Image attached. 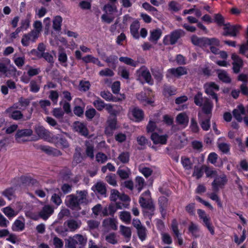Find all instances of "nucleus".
Wrapping results in <instances>:
<instances>
[{"mask_svg": "<svg viewBox=\"0 0 248 248\" xmlns=\"http://www.w3.org/2000/svg\"><path fill=\"white\" fill-rule=\"evenodd\" d=\"M87 193L85 191H81L75 196L70 195L66 197L65 203L66 205L72 209L78 207L80 204L85 203L87 202Z\"/></svg>", "mask_w": 248, "mask_h": 248, "instance_id": "f257e3e1", "label": "nucleus"}, {"mask_svg": "<svg viewBox=\"0 0 248 248\" xmlns=\"http://www.w3.org/2000/svg\"><path fill=\"white\" fill-rule=\"evenodd\" d=\"M10 63L11 61L9 59L0 61V73L8 78L16 77L17 72L16 68L13 65H11L9 67L6 65V64Z\"/></svg>", "mask_w": 248, "mask_h": 248, "instance_id": "f03ea898", "label": "nucleus"}, {"mask_svg": "<svg viewBox=\"0 0 248 248\" xmlns=\"http://www.w3.org/2000/svg\"><path fill=\"white\" fill-rule=\"evenodd\" d=\"M139 203L140 206L145 209H148L152 211L154 210V206L151 199L150 192L147 190L140 197Z\"/></svg>", "mask_w": 248, "mask_h": 248, "instance_id": "7ed1b4c3", "label": "nucleus"}, {"mask_svg": "<svg viewBox=\"0 0 248 248\" xmlns=\"http://www.w3.org/2000/svg\"><path fill=\"white\" fill-rule=\"evenodd\" d=\"M184 35V32L181 30H175L169 35H166L163 39V43L165 45H174L178 40Z\"/></svg>", "mask_w": 248, "mask_h": 248, "instance_id": "20e7f679", "label": "nucleus"}, {"mask_svg": "<svg viewBox=\"0 0 248 248\" xmlns=\"http://www.w3.org/2000/svg\"><path fill=\"white\" fill-rule=\"evenodd\" d=\"M128 116L130 119L139 122L143 119L144 113L139 108L132 106L129 109Z\"/></svg>", "mask_w": 248, "mask_h": 248, "instance_id": "39448f33", "label": "nucleus"}, {"mask_svg": "<svg viewBox=\"0 0 248 248\" xmlns=\"http://www.w3.org/2000/svg\"><path fill=\"white\" fill-rule=\"evenodd\" d=\"M197 213L200 219L202 221L203 224L206 227L210 233L213 235L214 234V230L210 222V217L202 209H198Z\"/></svg>", "mask_w": 248, "mask_h": 248, "instance_id": "423d86ee", "label": "nucleus"}, {"mask_svg": "<svg viewBox=\"0 0 248 248\" xmlns=\"http://www.w3.org/2000/svg\"><path fill=\"white\" fill-rule=\"evenodd\" d=\"M227 182V180L225 175L221 174L220 176H217L212 183L213 190L215 192H218L220 189L224 187Z\"/></svg>", "mask_w": 248, "mask_h": 248, "instance_id": "0eeeda50", "label": "nucleus"}, {"mask_svg": "<svg viewBox=\"0 0 248 248\" xmlns=\"http://www.w3.org/2000/svg\"><path fill=\"white\" fill-rule=\"evenodd\" d=\"M32 131L31 129H24L18 130L15 135V140L18 143H23L27 141L25 138L32 134Z\"/></svg>", "mask_w": 248, "mask_h": 248, "instance_id": "6e6552de", "label": "nucleus"}, {"mask_svg": "<svg viewBox=\"0 0 248 248\" xmlns=\"http://www.w3.org/2000/svg\"><path fill=\"white\" fill-rule=\"evenodd\" d=\"M17 108H14V105L8 108L6 111L7 113H11L10 117L15 120H19L20 119H24V115L21 111L16 110ZM31 110L30 112L29 116H27L25 120L30 119L31 117Z\"/></svg>", "mask_w": 248, "mask_h": 248, "instance_id": "1a4fd4ad", "label": "nucleus"}, {"mask_svg": "<svg viewBox=\"0 0 248 248\" xmlns=\"http://www.w3.org/2000/svg\"><path fill=\"white\" fill-rule=\"evenodd\" d=\"M187 69L185 67H178L177 68H173L169 69L167 71L166 77L168 78L172 77L179 78L182 76L187 74Z\"/></svg>", "mask_w": 248, "mask_h": 248, "instance_id": "9d476101", "label": "nucleus"}, {"mask_svg": "<svg viewBox=\"0 0 248 248\" xmlns=\"http://www.w3.org/2000/svg\"><path fill=\"white\" fill-rule=\"evenodd\" d=\"M240 29L241 26L240 25H231L229 23H227L224 26L223 29L225 31L223 34L224 36L230 35L232 37H235Z\"/></svg>", "mask_w": 248, "mask_h": 248, "instance_id": "9b49d317", "label": "nucleus"}, {"mask_svg": "<svg viewBox=\"0 0 248 248\" xmlns=\"http://www.w3.org/2000/svg\"><path fill=\"white\" fill-rule=\"evenodd\" d=\"M63 225L64 227H67L66 231L73 232L80 227L81 222L79 219L70 218L66 220L64 223Z\"/></svg>", "mask_w": 248, "mask_h": 248, "instance_id": "f8f14e48", "label": "nucleus"}, {"mask_svg": "<svg viewBox=\"0 0 248 248\" xmlns=\"http://www.w3.org/2000/svg\"><path fill=\"white\" fill-rule=\"evenodd\" d=\"M150 138L154 144L156 145H165L167 143L168 136L166 134L160 135L157 132H153L152 133Z\"/></svg>", "mask_w": 248, "mask_h": 248, "instance_id": "ddd939ff", "label": "nucleus"}, {"mask_svg": "<svg viewBox=\"0 0 248 248\" xmlns=\"http://www.w3.org/2000/svg\"><path fill=\"white\" fill-rule=\"evenodd\" d=\"M137 72L139 78H142L145 81L150 85L153 84L154 81L152 78L151 74L146 67H141L137 70Z\"/></svg>", "mask_w": 248, "mask_h": 248, "instance_id": "4468645a", "label": "nucleus"}, {"mask_svg": "<svg viewBox=\"0 0 248 248\" xmlns=\"http://www.w3.org/2000/svg\"><path fill=\"white\" fill-rule=\"evenodd\" d=\"M38 37L34 32L31 31L23 35L21 41V44L24 46H28L31 42H35Z\"/></svg>", "mask_w": 248, "mask_h": 248, "instance_id": "2eb2a0df", "label": "nucleus"}, {"mask_svg": "<svg viewBox=\"0 0 248 248\" xmlns=\"http://www.w3.org/2000/svg\"><path fill=\"white\" fill-rule=\"evenodd\" d=\"M73 126L74 129L80 134L84 136H86L88 135V130L86 125L84 123L78 121L75 122L73 124Z\"/></svg>", "mask_w": 248, "mask_h": 248, "instance_id": "dca6fc26", "label": "nucleus"}, {"mask_svg": "<svg viewBox=\"0 0 248 248\" xmlns=\"http://www.w3.org/2000/svg\"><path fill=\"white\" fill-rule=\"evenodd\" d=\"M210 115L204 117L200 113H198L199 122L202 129L203 130L207 131L210 127Z\"/></svg>", "mask_w": 248, "mask_h": 248, "instance_id": "f3484780", "label": "nucleus"}, {"mask_svg": "<svg viewBox=\"0 0 248 248\" xmlns=\"http://www.w3.org/2000/svg\"><path fill=\"white\" fill-rule=\"evenodd\" d=\"M232 59L233 60V70L234 72L237 73L240 71V68L243 66L242 60L235 54L232 55Z\"/></svg>", "mask_w": 248, "mask_h": 248, "instance_id": "a211bd4d", "label": "nucleus"}, {"mask_svg": "<svg viewBox=\"0 0 248 248\" xmlns=\"http://www.w3.org/2000/svg\"><path fill=\"white\" fill-rule=\"evenodd\" d=\"M178 225V224L177 220L175 219H174L171 223V230L176 237L177 238V242L178 244L181 246L183 244V240L181 236V234L179 232Z\"/></svg>", "mask_w": 248, "mask_h": 248, "instance_id": "6ab92c4d", "label": "nucleus"}, {"mask_svg": "<svg viewBox=\"0 0 248 248\" xmlns=\"http://www.w3.org/2000/svg\"><path fill=\"white\" fill-rule=\"evenodd\" d=\"M232 112L234 117L238 122H242L243 117L246 115V111L242 106H238L236 109L233 110Z\"/></svg>", "mask_w": 248, "mask_h": 248, "instance_id": "aec40b11", "label": "nucleus"}, {"mask_svg": "<svg viewBox=\"0 0 248 248\" xmlns=\"http://www.w3.org/2000/svg\"><path fill=\"white\" fill-rule=\"evenodd\" d=\"M30 102L31 99L29 98L20 97L18 102L14 104V108L23 110L30 105Z\"/></svg>", "mask_w": 248, "mask_h": 248, "instance_id": "412c9836", "label": "nucleus"}, {"mask_svg": "<svg viewBox=\"0 0 248 248\" xmlns=\"http://www.w3.org/2000/svg\"><path fill=\"white\" fill-rule=\"evenodd\" d=\"M92 189L96 194L105 196L106 188L104 183L97 182L92 187Z\"/></svg>", "mask_w": 248, "mask_h": 248, "instance_id": "4be33fe9", "label": "nucleus"}, {"mask_svg": "<svg viewBox=\"0 0 248 248\" xmlns=\"http://www.w3.org/2000/svg\"><path fill=\"white\" fill-rule=\"evenodd\" d=\"M202 107L203 112L206 114L207 116L210 115L211 116L213 104L208 98H206L204 99V103Z\"/></svg>", "mask_w": 248, "mask_h": 248, "instance_id": "5701e85b", "label": "nucleus"}, {"mask_svg": "<svg viewBox=\"0 0 248 248\" xmlns=\"http://www.w3.org/2000/svg\"><path fill=\"white\" fill-rule=\"evenodd\" d=\"M128 204L122 203V202H116L115 205L110 204L108 206V210L109 212V215H113L117 209L126 208L128 207Z\"/></svg>", "mask_w": 248, "mask_h": 248, "instance_id": "b1692460", "label": "nucleus"}, {"mask_svg": "<svg viewBox=\"0 0 248 248\" xmlns=\"http://www.w3.org/2000/svg\"><path fill=\"white\" fill-rule=\"evenodd\" d=\"M25 228V222L23 218L16 219L13 223L12 229L15 232H20Z\"/></svg>", "mask_w": 248, "mask_h": 248, "instance_id": "393cba45", "label": "nucleus"}, {"mask_svg": "<svg viewBox=\"0 0 248 248\" xmlns=\"http://www.w3.org/2000/svg\"><path fill=\"white\" fill-rule=\"evenodd\" d=\"M140 28L139 22L137 21L133 22L130 25V32L133 37L136 39H139V30Z\"/></svg>", "mask_w": 248, "mask_h": 248, "instance_id": "a878e982", "label": "nucleus"}, {"mask_svg": "<svg viewBox=\"0 0 248 248\" xmlns=\"http://www.w3.org/2000/svg\"><path fill=\"white\" fill-rule=\"evenodd\" d=\"M204 89L205 93L208 94L213 96L214 94H216L214 92V90L218 91L219 87L213 82L206 84L204 85Z\"/></svg>", "mask_w": 248, "mask_h": 248, "instance_id": "bb28decb", "label": "nucleus"}, {"mask_svg": "<svg viewBox=\"0 0 248 248\" xmlns=\"http://www.w3.org/2000/svg\"><path fill=\"white\" fill-rule=\"evenodd\" d=\"M158 202L161 213L162 217H164L166 215V208L168 204V199L165 197H160L159 198Z\"/></svg>", "mask_w": 248, "mask_h": 248, "instance_id": "cd10ccee", "label": "nucleus"}, {"mask_svg": "<svg viewBox=\"0 0 248 248\" xmlns=\"http://www.w3.org/2000/svg\"><path fill=\"white\" fill-rule=\"evenodd\" d=\"M103 225L109 229L115 230L117 229V220L114 218H109L105 219L103 221Z\"/></svg>", "mask_w": 248, "mask_h": 248, "instance_id": "c85d7f7f", "label": "nucleus"}, {"mask_svg": "<svg viewBox=\"0 0 248 248\" xmlns=\"http://www.w3.org/2000/svg\"><path fill=\"white\" fill-rule=\"evenodd\" d=\"M53 209L49 205L45 206L40 211L39 216L44 219H46L52 214Z\"/></svg>", "mask_w": 248, "mask_h": 248, "instance_id": "c756f323", "label": "nucleus"}, {"mask_svg": "<svg viewBox=\"0 0 248 248\" xmlns=\"http://www.w3.org/2000/svg\"><path fill=\"white\" fill-rule=\"evenodd\" d=\"M188 232L195 238L199 237L200 236V229L198 225L191 222L188 227Z\"/></svg>", "mask_w": 248, "mask_h": 248, "instance_id": "7c9ffc66", "label": "nucleus"}, {"mask_svg": "<svg viewBox=\"0 0 248 248\" xmlns=\"http://www.w3.org/2000/svg\"><path fill=\"white\" fill-rule=\"evenodd\" d=\"M136 97L138 100L144 105H151L154 102L151 99L148 98L146 93L142 92L137 94Z\"/></svg>", "mask_w": 248, "mask_h": 248, "instance_id": "2f4dec72", "label": "nucleus"}, {"mask_svg": "<svg viewBox=\"0 0 248 248\" xmlns=\"http://www.w3.org/2000/svg\"><path fill=\"white\" fill-rule=\"evenodd\" d=\"M181 162L185 170H191L192 169L194 159L191 160L190 158L184 156L181 157Z\"/></svg>", "mask_w": 248, "mask_h": 248, "instance_id": "473e14b6", "label": "nucleus"}, {"mask_svg": "<svg viewBox=\"0 0 248 248\" xmlns=\"http://www.w3.org/2000/svg\"><path fill=\"white\" fill-rule=\"evenodd\" d=\"M35 129V132L40 138L46 139L49 135L48 131L43 126H36Z\"/></svg>", "mask_w": 248, "mask_h": 248, "instance_id": "72a5a7b5", "label": "nucleus"}, {"mask_svg": "<svg viewBox=\"0 0 248 248\" xmlns=\"http://www.w3.org/2000/svg\"><path fill=\"white\" fill-rule=\"evenodd\" d=\"M31 13H28L26 17L24 19L21 20L20 22V27L24 31H26L30 26V23L31 21Z\"/></svg>", "mask_w": 248, "mask_h": 248, "instance_id": "f704fd0d", "label": "nucleus"}, {"mask_svg": "<svg viewBox=\"0 0 248 248\" xmlns=\"http://www.w3.org/2000/svg\"><path fill=\"white\" fill-rule=\"evenodd\" d=\"M176 120L178 123L182 124L184 126L187 125L188 123V117L185 113H181L178 115L176 118Z\"/></svg>", "mask_w": 248, "mask_h": 248, "instance_id": "c9c22d12", "label": "nucleus"}, {"mask_svg": "<svg viewBox=\"0 0 248 248\" xmlns=\"http://www.w3.org/2000/svg\"><path fill=\"white\" fill-rule=\"evenodd\" d=\"M162 31L160 29H156L150 31L149 40L151 41L156 42L161 37Z\"/></svg>", "mask_w": 248, "mask_h": 248, "instance_id": "e433bc0d", "label": "nucleus"}, {"mask_svg": "<svg viewBox=\"0 0 248 248\" xmlns=\"http://www.w3.org/2000/svg\"><path fill=\"white\" fill-rule=\"evenodd\" d=\"M119 217L126 224H129L131 221V217L129 212L124 211L119 212Z\"/></svg>", "mask_w": 248, "mask_h": 248, "instance_id": "4c0bfd02", "label": "nucleus"}, {"mask_svg": "<svg viewBox=\"0 0 248 248\" xmlns=\"http://www.w3.org/2000/svg\"><path fill=\"white\" fill-rule=\"evenodd\" d=\"M119 61L121 62H124L125 64L133 66L136 67L138 65V62L135 61L130 58L127 57H121L119 58Z\"/></svg>", "mask_w": 248, "mask_h": 248, "instance_id": "58836bf2", "label": "nucleus"}, {"mask_svg": "<svg viewBox=\"0 0 248 248\" xmlns=\"http://www.w3.org/2000/svg\"><path fill=\"white\" fill-rule=\"evenodd\" d=\"M191 39L194 45L200 46H205V38H200L196 35H193Z\"/></svg>", "mask_w": 248, "mask_h": 248, "instance_id": "ea45409f", "label": "nucleus"}, {"mask_svg": "<svg viewBox=\"0 0 248 248\" xmlns=\"http://www.w3.org/2000/svg\"><path fill=\"white\" fill-rule=\"evenodd\" d=\"M62 19L60 16H55L53 20V28L56 31H60L61 30V26Z\"/></svg>", "mask_w": 248, "mask_h": 248, "instance_id": "a19ab883", "label": "nucleus"}, {"mask_svg": "<svg viewBox=\"0 0 248 248\" xmlns=\"http://www.w3.org/2000/svg\"><path fill=\"white\" fill-rule=\"evenodd\" d=\"M13 60L16 65L19 68H21L25 63V58L24 56L17 57L16 54H14Z\"/></svg>", "mask_w": 248, "mask_h": 248, "instance_id": "79ce46f5", "label": "nucleus"}, {"mask_svg": "<svg viewBox=\"0 0 248 248\" xmlns=\"http://www.w3.org/2000/svg\"><path fill=\"white\" fill-rule=\"evenodd\" d=\"M70 238L77 245H84L86 243V240L81 234H76Z\"/></svg>", "mask_w": 248, "mask_h": 248, "instance_id": "37998d69", "label": "nucleus"}, {"mask_svg": "<svg viewBox=\"0 0 248 248\" xmlns=\"http://www.w3.org/2000/svg\"><path fill=\"white\" fill-rule=\"evenodd\" d=\"M33 30L31 31L33 32H34L38 36L39 34L42 31L43 26L42 23L40 21L36 20L33 24Z\"/></svg>", "mask_w": 248, "mask_h": 248, "instance_id": "c03bdc74", "label": "nucleus"}, {"mask_svg": "<svg viewBox=\"0 0 248 248\" xmlns=\"http://www.w3.org/2000/svg\"><path fill=\"white\" fill-rule=\"evenodd\" d=\"M218 77L219 79L224 82L229 83L231 82V78L227 73L223 70L218 71Z\"/></svg>", "mask_w": 248, "mask_h": 248, "instance_id": "a18cd8bd", "label": "nucleus"}, {"mask_svg": "<svg viewBox=\"0 0 248 248\" xmlns=\"http://www.w3.org/2000/svg\"><path fill=\"white\" fill-rule=\"evenodd\" d=\"M205 98L202 97V94L201 92H199L194 96V103L197 106L202 107Z\"/></svg>", "mask_w": 248, "mask_h": 248, "instance_id": "49530a36", "label": "nucleus"}, {"mask_svg": "<svg viewBox=\"0 0 248 248\" xmlns=\"http://www.w3.org/2000/svg\"><path fill=\"white\" fill-rule=\"evenodd\" d=\"M4 214L8 217H13L17 215L18 212L10 207H6L2 210Z\"/></svg>", "mask_w": 248, "mask_h": 248, "instance_id": "de8ad7c7", "label": "nucleus"}, {"mask_svg": "<svg viewBox=\"0 0 248 248\" xmlns=\"http://www.w3.org/2000/svg\"><path fill=\"white\" fill-rule=\"evenodd\" d=\"M100 95L104 99H105L107 101H113V102H116L117 100L115 98H113L112 94L108 91H103L101 92L100 93Z\"/></svg>", "mask_w": 248, "mask_h": 248, "instance_id": "09e8293b", "label": "nucleus"}, {"mask_svg": "<svg viewBox=\"0 0 248 248\" xmlns=\"http://www.w3.org/2000/svg\"><path fill=\"white\" fill-rule=\"evenodd\" d=\"M93 105L98 110L101 111L105 108L106 104L101 99L98 98L93 101Z\"/></svg>", "mask_w": 248, "mask_h": 248, "instance_id": "8fccbe9b", "label": "nucleus"}, {"mask_svg": "<svg viewBox=\"0 0 248 248\" xmlns=\"http://www.w3.org/2000/svg\"><path fill=\"white\" fill-rule=\"evenodd\" d=\"M3 195L9 200H12L15 198V190L13 188L6 189L3 192Z\"/></svg>", "mask_w": 248, "mask_h": 248, "instance_id": "3c124183", "label": "nucleus"}, {"mask_svg": "<svg viewBox=\"0 0 248 248\" xmlns=\"http://www.w3.org/2000/svg\"><path fill=\"white\" fill-rule=\"evenodd\" d=\"M205 46H218L219 41L216 38H205Z\"/></svg>", "mask_w": 248, "mask_h": 248, "instance_id": "603ef678", "label": "nucleus"}, {"mask_svg": "<svg viewBox=\"0 0 248 248\" xmlns=\"http://www.w3.org/2000/svg\"><path fill=\"white\" fill-rule=\"evenodd\" d=\"M120 231L122 234L127 238H130L131 235V231L130 228L121 225L120 226Z\"/></svg>", "mask_w": 248, "mask_h": 248, "instance_id": "864d4df0", "label": "nucleus"}, {"mask_svg": "<svg viewBox=\"0 0 248 248\" xmlns=\"http://www.w3.org/2000/svg\"><path fill=\"white\" fill-rule=\"evenodd\" d=\"M137 141L139 145L142 147L141 149H144L147 144L148 140L143 136H140L137 138Z\"/></svg>", "mask_w": 248, "mask_h": 248, "instance_id": "5fc2aeb1", "label": "nucleus"}, {"mask_svg": "<svg viewBox=\"0 0 248 248\" xmlns=\"http://www.w3.org/2000/svg\"><path fill=\"white\" fill-rule=\"evenodd\" d=\"M119 73L123 78L128 79L129 72L124 66H120L118 68Z\"/></svg>", "mask_w": 248, "mask_h": 248, "instance_id": "6e6d98bb", "label": "nucleus"}, {"mask_svg": "<svg viewBox=\"0 0 248 248\" xmlns=\"http://www.w3.org/2000/svg\"><path fill=\"white\" fill-rule=\"evenodd\" d=\"M144 184V181L143 178L138 176L136 179V187L140 192L142 189Z\"/></svg>", "mask_w": 248, "mask_h": 248, "instance_id": "4d7b16f0", "label": "nucleus"}, {"mask_svg": "<svg viewBox=\"0 0 248 248\" xmlns=\"http://www.w3.org/2000/svg\"><path fill=\"white\" fill-rule=\"evenodd\" d=\"M106 241L112 244H115L117 243V238L115 233H111L106 236Z\"/></svg>", "mask_w": 248, "mask_h": 248, "instance_id": "13d9d810", "label": "nucleus"}, {"mask_svg": "<svg viewBox=\"0 0 248 248\" xmlns=\"http://www.w3.org/2000/svg\"><path fill=\"white\" fill-rule=\"evenodd\" d=\"M161 238L163 242L165 244L170 245L172 243V239L170 235L167 233H162Z\"/></svg>", "mask_w": 248, "mask_h": 248, "instance_id": "bf43d9fd", "label": "nucleus"}, {"mask_svg": "<svg viewBox=\"0 0 248 248\" xmlns=\"http://www.w3.org/2000/svg\"><path fill=\"white\" fill-rule=\"evenodd\" d=\"M140 239L142 241H144L146 236V229L144 227L142 226L140 227V229L137 230Z\"/></svg>", "mask_w": 248, "mask_h": 248, "instance_id": "052dcab7", "label": "nucleus"}, {"mask_svg": "<svg viewBox=\"0 0 248 248\" xmlns=\"http://www.w3.org/2000/svg\"><path fill=\"white\" fill-rule=\"evenodd\" d=\"M30 91L32 93H37L40 90V86L37 82L34 80H31L30 83Z\"/></svg>", "mask_w": 248, "mask_h": 248, "instance_id": "680f3d73", "label": "nucleus"}, {"mask_svg": "<svg viewBox=\"0 0 248 248\" xmlns=\"http://www.w3.org/2000/svg\"><path fill=\"white\" fill-rule=\"evenodd\" d=\"M169 8L174 12H177L181 9V6L175 1H171L169 3Z\"/></svg>", "mask_w": 248, "mask_h": 248, "instance_id": "e2e57ef3", "label": "nucleus"}, {"mask_svg": "<svg viewBox=\"0 0 248 248\" xmlns=\"http://www.w3.org/2000/svg\"><path fill=\"white\" fill-rule=\"evenodd\" d=\"M107 160L108 157L105 154L102 153H98L96 155V160L98 163H103Z\"/></svg>", "mask_w": 248, "mask_h": 248, "instance_id": "0e129e2a", "label": "nucleus"}, {"mask_svg": "<svg viewBox=\"0 0 248 248\" xmlns=\"http://www.w3.org/2000/svg\"><path fill=\"white\" fill-rule=\"evenodd\" d=\"M99 75L100 76L112 77L114 75V72L110 69L105 68L101 70Z\"/></svg>", "mask_w": 248, "mask_h": 248, "instance_id": "69168bd1", "label": "nucleus"}, {"mask_svg": "<svg viewBox=\"0 0 248 248\" xmlns=\"http://www.w3.org/2000/svg\"><path fill=\"white\" fill-rule=\"evenodd\" d=\"M214 20L219 26H224L225 24L224 23L223 17L219 14H215L214 15Z\"/></svg>", "mask_w": 248, "mask_h": 248, "instance_id": "338daca9", "label": "nucleus"}, {"mask_svg": "<svg viewBox=\"0 0 248 248\" xmlns=\"http://www.w3.org/2000/svg\"><path fill=\"white\" fill-rule=\"evenodd\" d=\"M156 128V126L155 125V123L154 122L150 120L146 126L147 132L152 133L153 132H155V130Z\"/></svg>", "mask_w": 248, "mask_h": 248, "instance_id": "774afa93", "label": "nucleus"}]
</instances>
